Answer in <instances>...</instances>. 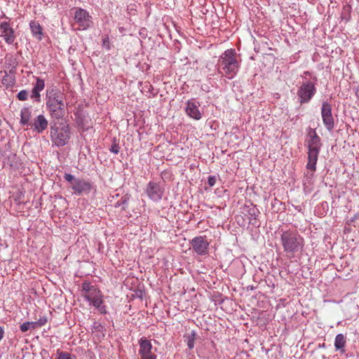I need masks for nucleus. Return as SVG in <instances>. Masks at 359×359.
Instances as JSON below:
<instances>
[{"label":"nucleus","mask_w":359,"mask_h":359,"mask_svg":"<svg viewBox=\"0 0 359 359\" xmlns=\"http://www.w3.org/2000/svg\"><path fill=\"white\" fill-rule=\"evenodd\" d=\"M92 329L97 332H100L104 334V332L105 331L104 327L98 322H94Z\"/></svg>","instance_id":"28"},{"label":"nucleus","mask_w":359,"mask_h":359,"mask_svg":"<svg viewBox=\"0 0 359 359\" xmlns=\"http://www.w3.org/2000/svg\"><path fill=\"white\" fill-rule=\"evenodd\" d=\"M64 179L71 184V187L74 194L78 196L88 194L93 189V186L89 182L83 179L76 178L72 174L65 173Z\"/></svg>","instance_id":"6"},{"label":"nucleus","mask_w":359,"mask_h":359,"mask_svg":"<svg viewBox=\"0 0 359 359\" xmlns=\"http://www.w3.org/2000/svg\"><path fill=\"white\" fill-rule=\"evenodd\" d=\"M308 151L320 152L322 147L320 137L317 135L316 129H310L306 140Z\"/></svg>","instance_id":"12"},{"label":"nucleus","mask_w":359,"mask_h":359,"mask_svg":"<svg viewBox=\"0 0 359 359\" xmlns=\"http://www.w3.org/2000/svg\"><path fill=\"white\" fill-rule=\"evenodd\" d=\"M102 46L107 50H109L111 49V44L108 36H105L104 37H103L102 41Z\"/></svg>","instance_id":"33"},{"label":"nucleus","mask_w":359,"mask_h":359,"mask_svg":"<svg viewBox=\"0 0 359 359\" xmlns=\"http://www.w3.org/2000/svg\"><path fill=\"white\" fill-rule=\"evenodd\" d=\"M33 131L37 133H42L48 126V121L43 114H39L35 117L33 122L29 125Z\"/></svg>","instance_id":"15"},{"label":"nucleus","mask_w":359,"mask_h":359,"mask_svg":"<svg viewBox=\"0 0 359 359\" xmlns=\"http://www.w3.org/2000/svg\"><path fill=\"white\" fill-rule=\"evenodd\" d=\"M90 304H93L100 313L106 314L107 313L106 306L104 305L103 296L97 299H95Z\"/></svg>","instance_id":"23"},{"label":"nucleus","mask_w":359,"mask_h":359,"mask_svg":"<svg viewBox=\"0 0 359 359\" xmlns=\"http://www.w3.org/2000/svg\"><path fill=\"white\" fill-rule=\"evenodd\" d=\"M193 250L198 255H206L208 253L209 242L205 236H196L190 241Z\"/></svg>","instance_id":"11"},{"label":"nucleus","mask_w":359,"mask_h":359,"mask_svg":"<svg viewBox=\"0 0 359 359\" xmlns=\"http://www.w3.org/2000/svg\"><path fill=\"white\" fill-rule=\"evenodd\" d=\"M96 287L92 285L89 282H84L82 285L83 291L85 293H90L93 291V289H95Z\"/></svg>","instance_id":"30"},{"label":"nucleus","mask_w":359,"mask_h":359,"mask_svg":"<svg viewBox=\"0 0 359 359\" xmlns=\"http://www.w3.org/2000/svg\"><path fill=\"white\" fill-rule=\"evenodd\" d=\"M29 326H30V328H32V329H36L37 327H39L37 323H36V321H32V322H29Z\"/></svg>","instance_id":"37"},{"label":"nucleus","mask_w":359,"mask_h":359,"mask_svg":"<svg viewBox=\"0 0 359 359\" xmlns=\"http://www.w3.org/2000/svg\"><path fill=\"white\" fill-rule=\"evenodd\" d=\"M320 152L307 151L308 154V162L306 164V168L309 170L307 175L313 177L314 172L316 170V163L318 159Z\"/></svg>","instance_id":"16"},{"label":"nucleus","mask_w":359,"mask_h":359,"mask_svg":"<svg viewBox=\"0 0 359 359\" xmlns=\"http://www.w3.org/2000/svg\"><path fill=\"white\" fill-rule=\"evenodd\" d=\"M46 107L53 120L62 119L65 116L66 104L64 94L55 86H48L46 90Z\"/></svg>","instance_id":"1"},{"label":"nucleus","mask_w":359,"mask_h":359,"mask_svg":"<svg viewBox=\"0 0 359 359\" xmlns=\"http://www.w3.org/2000/svg\"><path fill=\"white\" fill-rule=\"evenodd\" d=\"M36 83L34 84L33 89L41 92L45 88V81L39 77H35Z\"/></svg>","instance_id":"25"},{"label":"nucleus","mask_w":359,"mask_h":359,"mask_svg":"<svg viewBox=\"0 0 359 359\" xmlns=\"http://www.w3.org/2000/svg\"><path fill=\"white\" fill-rule=\"evenodd\" d=\"M120 150V147L118 145V143H117L116 140L114 138L113 144H111V147L109 148V151L111 153H114L115 154H118Z\"/></svg>","instance_id":"32"},{"label":"nucleus","mask_w":359,"mask_h":359,"mask_svg":"<svg viewBox=\"0 0 359 359\" xmlns=\"http://www.w3.org/2000/svg\"><path fill=\"white\" fill-rule=\"evenodd\" d=\"M138 344L140 346L138 355L140 359L157 358V355L155 353L156 349L153 347L150 340L143 337L139 339Z\"/></svg>","instance_id":"9"},{"label":"nucleus","mask_w":359,"mask_h":359,"mask_svg":"<svg viewBox=\"0 0 359 359\" xmlns=\"http://www.w3.org/2000/svg\"><path fill=\"white\" fill-rule=\"evenodd\" d=\"M196 332H192L190 335L187 337V343L188 348L191 350L194 347Z\"/></svg>","instance_id":"26"},{"label":"nucleus","mask_w":359,"mask_h":359,"mask_svg":"<svg viewBox=\"0 0 359 359\" xmlns=\"http://www.w3.org/2000/svg\"><path fill=\"white\" fill-rule=\"evenodd\" d=\"M247 212L249 215V219L252 222V219L257 220L258 215H259V210L256 205H251L247 207Z\"/></svg>","instance_id":"24"},{"label":"nucleus","mask_w":359,"mask_h":359,"mask_svg":"<svg viewBox=\"0 0 359 359\" xmlns=\"http://www.w3.org/2000/svg\"><path fill=\"white\" fill-rule=\"evenodd\" d=\"M217 181V178L215 176H209L208 179V183L210 187H213Z\"/></svg>","instance_id":"36"},{"label":"nucleus","mask_w":359,"mask_h":359,"mask_svg":"<svg viewBox=\"0 0 359 359\" xmlns=\"http://www.w3.org/2000/svg\"><path fill=\"white\" fill-rule=\"evenodd\" d=\"M103 295L101 291L97 288L93 289L92 292H90V293H85L83 295L86 300L89 303L92 302L95 299H99Z\"/></svg>","instance_id":"22"},{"label":"nucleus","mask_w":359,"mask_h":359,"mask_svg":"<svg viewBox=\"0 0 359 359\" xmlns=\"http://www.w3.org/2000/svg\"><path fill=\"white\" fill-rule=\"evenodd\" d=\"M316 81V77L313 80L305 79L297 87V97L300 104L310 102L315 96L317 92Z\"/></svg>","instance_id":"5"},{"label":"nucleus","mask_w":359,"mask_h":359,"mask_svg":"<svg viewBox=\"0 0 359 359\" xmlns=\"http://www.w3.org/2000/svg\"><path fill=\"white\" fill-rule=\"evenodd\" d=\"M14 71L13 69L9 71V73L7 72H4V76L2 78L1 83L3 86H6V88L13 87L15 83V79L13 75H11L13 74Z\"/></svg>","instance_id":"19"},{"label":"nucleus","mask_w":359,"mask_h":359,"mask_svg":"<svg viewBox=\"0 0 359 359\" xmlns=\"http://www.w3.org/2000/svg\"><path fill=\"white\" fill-rule=\"evenodd\" d=\"M32 116V109L30 107H25L20 111V124L22 126H29Z\"/></svg>","instance_id":"17"},{"label":"nucleus","mask_w":359,"mask_h":359,"mask_svg":"<svg viewBox=\"0 0 359 359\" xmlns=\"http://www.w3.org/2000/svg\"><path fill=\"white\" fill-rule=\"evenodd\" d=\"M70 128L68 124L60 122H51L50 135L52 142L57 147L67 144L70 138Z\"/></svg>","instance_id":"4"},{"label":"nucleus","mask_w":359,"mask_h":359,"mask_svg":"<svg viewBox=\"0 0 359 359\" xmlns=\"http://www.w3.org/2000/svg\"><path fill=\"white\" fill-rule=\"evenodd\" d=\"M41 92L34 89H32L31 91V98L33 100V102L39 103L41 102Z\"/></svg>","instance_id":"27"},{"label":"nucleus","mask_w":359,"mask_h":359,"mask_svg":"<svg viewBox=\"0 0 359 359\" xmlns=\"http://www.w3.org/2000/svg\"><path fill=\"white\" fill-rule=\"evenodd\" d=\"M1 18L8 19L9 21L11 20V19L8 17H7L4 13L2 14Z\"/></svg>","instance_id":"41"},{"label":"nucleus","mask_w":359,"mask_h":359,"mask_svg":"<svg viewBox=\"0 0 359 359\" xmlns=\"http://www.w3.org/2000/svg\"><path fill=\"white\" fill-rule=\"evenodd\" d=\"M55 359H73V358L69 353L57 350V357Z\"/></svg>","instance_id":"29"},{"label":"nucleus","mask_w":359,"mask_h":359,"mask_svg":"<svg viewBox=\"0 0 359 359\" xmlns=\"http://www.w3.org/2000/svg\"><path fill=\"white\" fill-rule=\"evenodd\" d=\"M346 345V338L343 334H338L334 339V348L337 351L344 353L345 352L344 346Z\"/></svg>","instance_id":"20"},{"label":"nucleus","mask_w":359,"mask_h":359,"mask_svg":"<svg viewBox=\"0 0 359 359\" xmlns=\"http://www.w3.org/2000/svg\"><path fill=\"white\" fill-rule=\"evenodd\" d=\"M355 95L359 97V87L355 89Z\"/></svg>","instance_id":"40"},{"label":"nucleus","mask_w":359,"mask_h":359,"mask_svg":"<svg viewBox=\"0 0 359 359\" xmlns=\"http://www.w3.org/2000/svg\"><path fill=\"white\" fill-rule=\"evenodd\" d=\"M74 19L79 30H86L93 25L91 15L86 10L81 8H76Z\"/></svg>","instance_id":"8"},{"label":"nucleus","mask_w":359,"mask_h":359,"mask_svg":"<svg viewBox=\"0 0 359 359\" xmlns=\"http://www.w3.org/2000/svg\"><path fill=\"white\" fill-rule=\"evenodd\" d=\"M4 334H5V331H4V327L2 326H0V341L3 339V338L4 337Z\"/></svg>","instance_id":"38"},{"label":"nucleus","mask_w":359,"mask_h":359,"mask_svg":"<svg viewBox=\"0 0 359 359\" xmlns=\"http://www.w3.org/2000/svg\"><path fill=\"white\" fill-rule=\"evenodd\" d=\"M217 72L222 76L228 79H233L238 74L241 67V61L235 49L230 48L225 50L219 57Z\"/></svg>","instance_id":"2"},{"label":"nucleus","mask_w":359,"mask_h":359,"mask_svg":"<svg viewBox=\"0 0 359 359\" xmlns=\"http://www.w3.org/2000/svg\"><path fill=\"white\" fill-rule=\"evenodd\" d=\"M47 323V318L46 316L41 317L37 321L36 323L39 327L44 325Z\"/></svg>","instance_id":"35"},{"label":"nucleus","mask_w":359,"mask_h":359,"mask_svg":"<svg viewBox=\"0 0 359 359\" xmlns=\"http://www.w3.org/2000/svg\"><path fill=\"white\" fill-rule=\"evenodd\" d=\"M144 192L150 200L158 203L163 198L165 189L161 183L150 181L147 184Z\"/></svg>","instance_id":"7"},{"label":"nucleus","mask_w":359,"mask_h":359,"mask_svg":"<svg viewBox=\"0 0 359 359\" xmlns=\"http://www.w3.org/2000/svg\"><path fill=\"white\" fill-rule=\"evenodd\" d=\"M29 27L32 35L38 40H41L43 32L40 24L38 22L33 20L29 22Z\"/></svg>","instance_id":"18"},{"label":"nucleus","mask_w":359,"mask_h":359,"mask_svg":"<svg viewBox=\"0 0 359 359\" xmlns=\"http://www.w3.org/2000/svg\"><path fill=\"white\" fill-rule=\"evenodd\" d=\"M30 328V326H29V321H27V322H25L23 323L21 325H20V330L22 332H27V330H29Z\"/></svg>","instance_id":"34"},{"label":"nucleus","mask_w":359,"mask_h":359,"mask_svg":"<svg viewBox=\"0 0 359 359\" xmlns=\"http://www.w3.org/2000/svg\"><path fill=\"white\" fill-rule=\"evenodd\" d=\"M17 97L20 101H25L28 99V91L26 90H20L18 95Z\"/></svg>","instance_id":"31"},{"label":"nucleus","mask_w":359,"mask_h":359,"mask_svg":"<svg viewBox=\"0 0 359 359\" xmlns=\"http://www.w3.org/2000/svg\"><path fill=\"white\" fill-rule=\"evenodd\" d=\"M321 116L323 123L328 131L333 130L334 127V118L332 113V107L327 102H323L321 107Z\"/></svg>","instance_id":"10"},{"label":"nucleus","mask_w":359,"mask_h":359,"mask_svg":"<svg viewBox=\"0 0 359 359\" xmlns=\"http://www.w3.org/2000/svg\"><path fill=\"white\" fill-rule=\"evenodd\" d=\"M130 200V195L126 194L123 195L116 203L114 204L115 208H121V210H126L129 204Z\"/></svg>","instance_id":"21"},{"label":"nucleus","mask_w":359,"mask_h":359,"mask_svg":"<svg viewBox=\"0 0 359 359\" xmlns=\"http://www.w3.org/2000/svg\"><path fill=\"white\" fill-rule=\"evenodd\" d=\"M1 36L7 44L11 45L15 40L14 29L11 27L10 22L4 21L0 24Z\"/></svg>","instance_id":"14"},{"label":"nucleus","mask_w":359,"mask_h":359,"mask_svg":"<svg viewBox=\"0 0 359 359\" xmlns=\"http://www.w3.org/2000/svg\"><path fill=\"white\" fill-rule=\"evenodd\" d=\"M358 219H359V212L354 215L353 218L351 219V222H354L355 220Z\"/></svg>","instance_id":"39"},{"label":"nucleus","mask_w":359,"mask_h":359,"mask_svg":"<svg viewBox=\"0 0 359 359\" xmlns=\"http://www.w3.org/2000/svg\"><path fill=\"white\" fill-rule=\"evenodd\" d=\"M200 104L194 99L186 102L185 111L187 116L194 120H200L202 118V112L199 109Z\"/></svg>","instance_id":"13"},{"label":"nucleus","mask_w":359,"mask_h":359,"mask_svg":"<svg viewBox=\"0 0 359 359\" xmlns=\"http://www.w3.org/2000/svg\"><path fill=\"white\" fill-rule=\"evenodd\" d=\"M280 240L284 251L292 256L303 250L304 240L297 231H283Z\"/></svg>","instance_id":"3"}]
</instances>
